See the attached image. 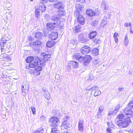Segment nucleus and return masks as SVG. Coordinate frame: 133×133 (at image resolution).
Returning a JSON list of instances; mask_svg holds the SVG:
<instances>
[{
	"label": "nucleus",
	"mask_w": 133,
	"mask_h": 133,
	"mask_svg": "<svg viewBox=\"0 0 133 133\" xmlns=\"http://www.w3.org/2000/svg\"><path fill=\"white\" fill-rule=\"evenodd\" d=\"M86 13L90 17L94 16L95 15V13L94 11L91 9L87 10Z\"/></svg>",
	"instance_id": "22"
},
{
	"label": "nucleus",
	"mask_w": 133,
	"mask_h": 133,
	"mask_svg": "<svg viewBox=\"0 0 133 133\" xmlns=\"http://www.w3.org/2000/svg\"><path fill=\"white\" fill-rule=\"evenodd\" d=\"M98 24V21L94 20L92 21L91 23V25L94 27L96 26Z\"/></svg>",
	"instance_id": "35"
},
{
	"label": "nucleus",
	"mask_w": 133,
	"mask_h": 133,
	"mask_svg": "<svg viewBox=\"0 0 133 133\" xmlns=\"http://www.w3.org/2000/svg\"><path fill=\"white\" fill-rule=\"evenodd\" d=\"M51 133H60L59 131L56 128H53L51 129Z\"/></svg>",
	"instance_id": "38"
},
{
	"label": "nucleus",
	"mask_w": 133,
	"mask_h": 133,
	"mask_svg": "<svg viewBox=\"0 0 133 133\" xmlns=\"http://www.w3.org/2000/svg\"><path fill=\"white\" fill-rule=\"evenodd\" d=\"M10 48L9 49V51L8 52H7L6 51H3V52H4L5 51L7 52H10L11 53V54L13 53L14 51H15V48L14 47H12L11 48V50H9V49H10Z\"/></svg>",
	"instance_id": "42"
},
{
	"label": "nucleus",
	"mask_w": 133,
	"mask_h": 133,
	"mask_svg": "<svg viewBox=\"0 0 133 133\" xmlns=\"http://www.w3.org/2000/svg\"><path fill=\"white\" fill-rule=\"evenodd\" d=\"M69 65H68L66 66V69H67V70L68 71H70L71 70V65H70V64H69Z\"/></svg>",
	"instance_id": "52"
},
{
	"label": "nucleus",
	"mask_w": 133,
	"mask_h": 133,
	"mask_svg": "<svg viewBox=\"0 0 133 133\" xmlns=\"http://www.w3.org/2000/svg\"><path fill=\"white\" fill-rule=\"evenodd\" d=\"M42 43L39 41H35L29 43L30 47L36 49L38 51H40V47L42 46Z\"/></svg>",
	"instance_id": "6"
},
{
	"label": "nucleus",
	"mask_w": 133,
	"mask_h": 133,
	"mask_svg": "<svg viewBox=\"0 0 133 133\" xmlns=\"http://www.w3.org/2000/svg\"><path fill=\"white\" fill-rule=\"evenodd\" d=\"M117 133H123V132L121 130H120L119 131H117Z\"/></svg>",
	"instance_id": "64"
},
{
	"label": "nucleus",
	"mask_w": 133,
	"mask_h": 133,
	"mask_svg": "<svg viewBox=\"0 0 133 133\" xmlns=\"http://www.w3.org/2000/svg\"><path fill=\"white\" fill-rule=\"evenodd\" d=\"M41 58L40 59L37 58L36 59L40 62L39 64L40 65L43 66L45 65V63L48 61L49 58L51 57L50 55L49 54H46L45 53L41 54Z\"/></svg>",
	"instance_id": "3"
},
{
	"label": "nucleus",
	"mask_w": 133,
	"mask_h": 133,
	"mask_svg": "<svg viewBox=\"0 0 133 133\" xmlns=\"http://www.w3.org/2000/svg\"><path fill=\"white\" fill-rule=\"evenodd\" d=\"M43 36L42 33L39 31L36 32L34 34L35 37L37 39L41 38Z\"/></svg>",
	"instance_id": "24"
},
{
	"label": "nucleus",
	"mask_w": 133,
	"mask_h": 133,
	"mask_svg": "<svg viewBox=\"0 0 133 133\" xmlns=\"http://www.w3.org/2000/svg\"><path fill=\"white\" fill-rule=\"evenodd\" d=\"M123 88H120V87H119L118 88V90H119V91L118 92L122 91L123 90Z\"/></svg>",
	"instance_id": "58"
},
{
	"label": "nucleus",
	"mask_w": 133,
	"mask_h": 133,
	"mask_svg": "<svg viewBox=\"0 0 133 133\" xmlns=\"http://www.w3.org/2000/svg\"><path fill=\"white\" fill-rule=\"evenodd\" d=\"M83 120L79 119L78 122V129L80 131L82 132L83 128Z\"/></svg>",
	"instance_id": "16"
},
{
	"label": "nucleus",
	"mask_w": 133,
	"mask_h": 133,
	"mask_svg": "<svg viewBox=\"0 0 133 133\" xmlns=\"http://www.w3.org/2000/svg\"><path fill=\"white\" fill-rule=\"evenodd\" d=\"M34 57L32 56H30L27 57L26 59V61L27 63H31V62L34 60Z\"/></svg>",
	"instance_id": "28"
},
{
	"label": "nucleus",
	"mask_w": 133,
	"mask_h": 133,
	"mask_svg": "<svg viewBox=\"0 0 133 133\" xmlns=\"http://www.w3.org/2000/svg\"><path fill=\"white\" fill-rule=\"evenodd\" d=\"M10 84L9 83L7 84H6L5 85V90L6 91H8L9 90V89L10 88Z\"/></svg>",
	"instance_id": "45"
},
{
	"label": "nucleus",
	"mask_w": 133,
	"mask_h": 133,
	"mask_svg": "<svg viewBox=\"0 0 133 133\" xmlns=\"http://www.w3.org/2000/svg\"><path fill=\"white\" fill-rule=\"evenodd\" d=\"M131 122L130 117L128 116L125 120H119L116 122V124L121 128H123L127 127L129 123Z\"/></svg>",
	"instance_id": "4"
},
{
	"label": "nucleus",
	"mask_w": 133,
	"mask_h": 133,
	"mask_svg": "<svg viewBox=\"0 0 133 133\" xmlns=\"http://www.w3.org/2000/svg\"><path fill=\"white\" fill-rule=\"evenodd\" d=\"M129 24L127 23H125L124 25L125 26L128 27L129 26Z\"/></svg>",
	"instance_id": "63"
},
{
	"label": "nucleus",
	"mask_w": 133,
	"mask_h": 133,
	"mask_svg": "<svg viewBox=\"0 0 133 133\" xmlns=\"http://www.w3.org/2000/svg\"><path fill=\"white\" fill-rule=\"evenodd\" d=\"M104 9L105 10H107L108 8V7L106 5H104Z\"/></svg>",
	"instance_id": "57"
},
{
	"label": "nucleus",
	"mask_w": 133,
	"mask_h": 133,
	"mask_svg": "<svg viewBox=\"0 0 133 133\" xmlns=\"http://www.w3.org/2000/svg\"><path fill=\"white\" fill-rule=\"evenodd\" d=\"M41 120L43 122L45 120V117L43 116H42L41 117Z\"/></svg>",
	"instance_id": "53"
},
{
	"label": "nucleus",
	"mask_w": 133,
	"mask_h": 133,
	"mask_svg": "<svg viewBox=\"0 0 133 133\" xmlns=\"http://www.w3.org/2000/svg\"><path fill=\"white\" fill-rule=\"evenodd\" d=\"M119 36L118 33L116 32H115L114 33L113 36L114 38L115 39V41L116 43H117L118 41V38L117 37Z\"/></svg>",
	"instance_id": "33"
},
{
	"label": "nucleus",
	"mask_w": 133,
	"mask_h": 133,
	"mask_svg": "<svg viewBox=\"0 0 133 133\" xmlns=\"http://www.w3.org/2000/svg\"><path fill=\"white\" fill-rule=\"evenodd\" d=\"M94 42L96 44H98L100 43V41L99 39H95L93 40Z\"/></svg>",
	"instance_id": "46"
},
{
	"label": "nucleus",
	"mask_w": 133,
	"mask_h": 133,
	"mask_svg": "<svg viewBox=\"0 0 133 133\" xmlns=\"http://www.w3.org/2000/svg\"><path fill=\"white\" fill-rule=\"evenodd\" d=\"M39 9H35V17L37 18H38L40 15V12Z\"/></svg>",
	"instance_id": "32"
},
{
	"label": "nucleus",
	"mask_w": 133,
	"mask_h": 133,
	"mask_svg": "<svg viewBox=\"0 0 133 133\" xmlns=\"http://www.w3.org/2000/svg\"><path fill=\"white\" fill-rule=\"evenodd\" d=\"M90 48L86 46L81 48L80 50L81 53L83 55H86L90 51Z\"/></svg>",
	"instance_id": "7"
},
{
	"label": "nucleus",
	"mask_w": 133,
	"mask_h": 133,
	"mask_svg": "<svg viewBox=\"0 0 133 133\" xmlns=\"http://www.w3.org/2000/svg\"><path fill=\"white\" fill-rule=\"evenodd\" d=\"M101 93V91L98 90V87L95 89L94 94V96H96L99 95H100Z\"/></svg>",
	"instance_id": "29"
},
{
	"label": "nucleus",
	"mask_w": 133,
	"mask_h": 133,
	"mask_svg": "<svg viewBox=\"0 0 133 133\" xmlns=\"http://www.w3.org/2000/svg\"><path fill=\"white\" fill-rule=\"evenodd\" d=\"M77 17V20L78 22L80 25H83L84 23V18L83 17L82 15H79L78 16H76Z\"/></svg>",
	"instance_id": "15"
},
{
	"label": "nucleus",
	"mask_w": 133,
	"mask_h": 133,
	"mask_svg": "<svg viewBox=\"0 0 133 133\" xmlns=\"http://www.w3.org/2000/svg\"><path fill=\"white\" fill-rule=\"evenodd\" d=\"M127 34L125 36L124 40V45H127L128 44L129 40L128 38Z\"/></svg>",
	"instance_id": "34"
},
{
	"label": "nucleus",
	"mask_w": 133,
	"mask_h": 133,
	"mask_svg": "<svg viewBox=\"0 0 133 133\" xmlns=\"http://www.w3.org/2000/svg\"><path fill=\"white\" fill-rule=\"evenodd\" d=\"M2 37V38L1 39L0 41L1 51H5L8 52L9 49L11 46L9 43H7L6 44V41L9 40L11 38V37L9 36L7 32L3 34Z\"/></svg>",
	"instance_id": "1"
},
{
	"label": "nucleus",
	"mask_w": 133,
	"mask_h": 133,
	"mask_svg": "<svg viewBox=\"0 0 133 133\" xmlns=\"http://www.w3.org/2000/svg\"><path fill=\"white\" fill-rule=\"evenodd\" d=\"M30 108L31 110L32 113L33 114H36V108L34 106H31Z\"/></svg>",
	"instance_id": "43"
},
{
	"label": "nucleus",
	"mask_w": 133,
	"mask_h": 133,
	"mask_svg": "<svg viewBox=\"0 0 133 133\" xmlns=\"http://www.w3.org/2000/svg\"><path fill=\"white\" fill-rule=\"evenodd\" d=\"M110 129H111L110 128H108L107 129V132H108H108H111V131H110V130H111Z\"/></svg>",
	"instance_id": "60"
},
{
	"label": "nucleus",
	"mask_w": 133,
	"mask_h": 133,
	"mask_svg": "<svg viewBox=\"0 0 133 133\" xmlns=\"http://www.w3.org/2000/svg\"><path fill=\"white\" fill-rule=\"evenodd\" d=\"M55 42L52 41H48L46 44V46L47 47L50 48L52 46L55 44Z\"/></svg>",
	"instance_id": "27"
},
{
	"label": "nucleus",
	"mask_w": 133,
	"mask_h": 133,
	"mask_svg": "<svg viewBox=\"0 0 133 133\" xmlns=\"http://www.w3.org/2000/svg\"><path fill=\"white\" fill-rule=\"evenodd\" d=\"M104 109V106L103 105H100V106L98 109V111L99 112L98 113V115H100L101 112L102 111H103Z\"/></svg>",
	"instance_id": "39"
},
{
	"label": "nucleus",
	"mask_w": 133,
	"mask_h": 133,
	"mask_svg": "<svg viewBox=\"0 0 133 133\" xmlns=\"http://www.w3.org/2000/svg\"><path fill=\"white\" fill-rule=\"evenodd\" d=\"M60 18L57 15H55L52 16L51 17V19L52 21L55 22L57 21Z\"/></svg>",
	"instance_id": "37"
},
{
	"label": "nucleus",
	"mask_w": 133,
	"mask_h": 133,
	"mask_svg": "<svg viewBox=\"0 0 133 133\" xmlns=\"http://www.w3.org/2000/svg\"><path fill=\"white\" fill-rule=\"evenodd\" d=\"M54 6L55 8L58 9H63L64 7L63 6V3L60 2H58L57 3L54 4Z\"/></svg>",
	"instance_id": "20"
},
{
	"label": "nucleus",
	"mask_w": 133,
	"mask_h": 133,
	"mask_svg": "<svg viewBox=\"0 0 133 133\" xmlns=\"http://www.w3.org/2000/svg\"><path fill=\"white\" fill-rule=\"evenodd\" d=\"M58 33L57 32H53L50 34L49 38L53 40H56L57 38Z\"/></svg>",
	"instance_id": "17"
},
{
	"label": "nucleus",
	"mask_w": 133,
	"mask_h": 133,
	"mask_svg": "<svg viewBox=\"0 0 133 133\" xmlns=\"http://www.w3.org/2000/svg\"><path fill=\"white\" fill-rule=\"evenodd\" d=\"M128 106L132 109H133V100L130 102L128 104Z\"/></svg>",
	"instance_id": "47"
},
{
	"label": "nucleus",
	"mask_w": 133,
	"mask_h": 133,
	"mask_svg": "<svg viewBox=\"0 0 133 133\" xmlns=\"http://www.w3.org/2000/svg\"><path fill=\"white\" fill-rule=\"evenodd\" d=\"M93 79V75L92 74H91L89 76L88 79V80L91 81Z\"/></svg>",
	"instance_id": "50"
},
{
	"label": "nucleus",
	"mask_w": 133,
	"mask_h": 133,
	"mask_svg": "<svg viewBox=\"0 0 133 133\" xmlns=\"http://www.w3.org/2000/svg\"><path fill=\"white\" fill-rule=\"evenodd\" d=\"M71 126V125H67L64 128L62 129V127H61V132L62 133H68L67 132L68 129Z\"/></svg>",
	"instance_id": "26"
},
{
	"label": "nucleus",
	"mask_w": 133,
	"mask_h": 133,
	"mask_svg": "<svg viewBox=\"0 0 133 133\" xmlns=\"http://www.w3.org/2000/svg\"><path fill=\"white\" fill-rule=\"evenodd\" d=\"M120 105L119 104H118L116 106L115 109L113 111V112H114V114L116 113L117 112L119 109L120 108Z\"/></svg>",
	"instance_id": "40"
},
{
	"label": "nucleus",
	"mask_w": 133,
	"mask_h": 133,
	"mask_svg": "<svg viewBox=\"0 0 133 133\" xmlns=\"http://www.w3.org/2000/svg\"><path fill=\"white\" fill-rule=\"evenodd\" d=\"M98 87L97 86H96V87H93L91 88V89H90V90H92V91H93L94 90H95V89L97 88Z\"/></svg>",
	"instance_id": "55"
},
{
	"label": "nucleus",
	"mask_w": 133,
	"mask_h": 133,
	"mask_svg": "<svg viewBox=\"0 0 133 133\" xmlns=\"http://www.w3.org/2000/svg\"><path fill=\"white\" fill-rule=\"evenodd\" d=\"M130 32L132 34H133V31L132 30L131 28H130Z\"/></svg>",
	"instance_id": "62"
},
{
	"label": "nucleus",
	"mask_w": 133,
	"mask_h": 133,
	"mask_svg": "<svg viewBox=\"0 0 133 133\" xmlns=\"http://www.w3.org/2000/svg\"><path fill=\"white\" fill-rule=\"evenodd\" d=\"M22 86L21 89L22 90L28 89V87L27 85H23L22 84Z\"/></svg>",
	"instance_id": "49"
},
{
	"label": "nucleus",
	"mask_w": 133,
	"mask_h": 133,
	"mask_svg": "<svg viewBox=\"0 0 133 133\" xmlns=\"http://www.w3.org/2000/svg\"><path fill=\"white\" fill-rule=\"evenodd\" d=\"M78 41L81 43H83L86 42L87 41V38L86 35L83 34H80L78 37Z\"/></svg>",
	"instance_id": "10"
},
{
	"label": "nucleus",
	"mask_w": 133,
	"mask_h": 133,
	"mask_svg": "<svg viewBox=\"0 0 133 133\" xmlns=\"http://www.w3.org/2000/svg\"><path fill=\"white\" fill-rule=\"evenodd\" d=\"M100 62V60L98 59H96L93 60L92 62L94 64H97Z\"/></svg>",
	"instance_id": "44"
},
{
	"label": "nucleus",
	"mask_w": 133,
	"mask_h": 133,
	"mask_svg": "<svg viewBox=\"0 0 133 133\" xmlns=\"http://www.w3.org/2000/svg\"><path fill=\"white\" fill-rule=\"evenodd\" d=\"M81 25L78 24L76 26L75 28V31L76 32H79L80 31L81 29Z\"/></svg>",
	"instance_id": "31"
},
{
	"label": "nucleus",
	"mask_w": 133,
	"mask_h": 133,
	"mask_svg": "<svg viewBox=\"0 0 133 133\" xmlns=\"http://www.w3.org/2000/svg\"><path fill=\"white\" fill-rule=\"evenodd\" d=\"M43 129L42 128L38 129L34 131L32 133H43Z\"/></svg>",
	"instance_id": "30"
},
{
	"label": "nucleus",
	"mask_w": 133,
	"mask_h": 133,
	"mask_svg": "<svg viewBox=\"0 0 133 133\" xmlns=\"http://www.w3.org/2000/svg\"><path fill=\"white\" fill-rule=\"evenodd\" d=\"M75 8L77 10L75 12V15L78 16L79 14V11L82 10L84 8V5L80 4H77L75 5Z\"/></svg>",
	"instance_id": "9"
},
{
	"label": "nucleus",
	"mask_w": 133,
	"mask_h": 133,
	"mask_svg": "<svg viewBox=\"0 0 133 133\" xmlns=\"http://www.w3.org/2000/svg\"><path fill=\"white\" fill-rule=\"evenodd\" d=\"M26 89L24 90H22V94L23 95H25L28 92L27 89Z\"/></svg>",
	"instance_id": "51"
},
{
	"label": "nucleus",
	"mask_w": 133,
	"mask_h": 133,
	"mask_svg": "<svg viewBox=\"0 0 133 133\" xmlns=\"http://www.w3.org/2000/svg\"><path fill=\"white\" fill-rule=\"evenodd\" d=\"M69 117L67 116L64 117L63 118L64 122H62V124L61 127L62 129L64 128L65 127H66L68 125H71L69 123L67 120L69 119Z\"/></svg>",
	"instance_id": "13"
},
{
	"label": "nucleus",
	"mask_w": 133,
	"mask_h": 133,
	"mask_svg": "<svg viewBox=\"0 0 133 133\" xmlns=\"http://www.w3.org/2000/svg\"><path fill=\"white\" fill-rule=\"evenodd\" d=\"M69 64L72 67L75 68H77L79 65L78 62L75 61H70Z\"/></svg>",
	"instance_id": "21"
},
{
	"label": "nucleus",
	"mask_w": 133,
	"mask_h": 133,
	"mask_svg": "<svg viewBox=\"0 0 133 133\" xmlns=\"http://www.w3.org/2000/svg\"><path fill=\"white\" fill-rule=\"evenodd\" d=\"M94 12L95 13V16H98L100 14V12H98V10H95Z\"/></svg>",
	"instance_id": "54"
},
{
	"label": "nucleus",
	"mask_w": 133,
	"mask_h": 133,
	"mask_svg": "<svg viewBox=\"0 0 133 133\" xmlns=\"http://www.w3.org/2000/svg\"><path fill=\"white\" fill-rule=\"evenodd\" d=\"M57 0H51L50 2L54 3L56 2H57Z\"/></svg>",
	"instance_id": "61"
},
{
	"label": "nucleus",
	"mask_w": 133,
	"mask_h": 133,
	"mask_svg": "<svg viewBox=\"0 0 133 133\" xmlns=\"http://www.w3.org/2000/svg\"><path fill=\"white\" fill-rule=\"evenodd\" d=\"M126 117H128V116H125L123 114H119L117 116V118L119 120H125V119H126Z\"/></svg>",
	"instance_id": "25"
},
{
	"label": "nucleus",
	"mask_w": 133,
	"mask_h": 133,
	"mask_svg": "<svg viewBox=\"0 0 133 133\" xmlns=\"http://www.w3.org/2000/svg\"><path fill=\"white\" fill-rule=\"evenodd\" d=\"M92 59L91 57L89 55H88L84 57L83 64L84 65L87 66L89 63V62Z\"/></svg>",
	"instance_id": "14"
},
{
	"label": "nucleus",
	"mask_w": 133,
	"mask_h": 133,
	"mask_svg": "<svg viewBox=\"0 0 133 133\" xmlns=\"http://www.w3.org/2000/svg\"><path fill=\"white\" fill-rule=\"evenodd\" d=\"M58 118L56 117H51L50 120V122L51 123L52 125L54 126H56L58 124Z\"/></svg>",
	"instance_id": "11"
},
{
	"label": "nucleus",
	"mask_w": 133,
	"mask_h": 133,
	"mask_svg": "<svg viewBox=\"0 0 133 133\" xmlns=\"http://www.w3.org/2000/svg\"><path fill=\"white\" fill-rule=\"evenodd\" d=\"M42 91H44V96L47 99L49 100L50 99V95L47 90L42 89Z\"/></svg>",
	"instance_id": "23"
},
{
	"label": "nucleus",
	"mask_w": 133,
	"mask_h": 133,
	"mask_svg": "<svg viewBox=\"0 0 133 133\" xmlns=\"http://www.w3.org/2000/svg\"><path fill=\"white\" fill-rule=\"evenodd\" d=\"M114 113V112H113V111H110V112H109L108 113V115H110Z\"/></svg>",
	"instance_id": "59"
},
{
	"label": "nucleus",
	"mask_w": 133,
	"mask_h": 133,
	"mask_svg": "<svg viewBox=\"0 0 133 133\" xmlns=\"http://www.w3.org/2000/svg\"><path fill=\"white\" fill-rule=\"evenodd\" d=\"M57 22H54L48 23L46 25L47 29L45 30L44 31V35L43 36L45 37L48 36L49 35V30H52L53 31V30L55 28H56L57 27L58 24Z\"/></svg>",
	"instance_id": "2"
},
{
	"label": "nucleus",
	"mask_w": 133,
	"mask_h": 133,
	"mask_svg": "<svg viewBox=\"0 0 133 133\" xmlns=\"http://www.w3.org/2000/svg\"><path fill=\"white\" fill-rule=\"evenodd\" d=\"M64 11L63 10H59V15L60 16H62L65 15Z\"/></svg>",
	"instance_id": "41"
},
{
	"label": "nucleus",
	"mask_w": 133,
	"mask_h": 133,
	"mask_svg": "<svg viewBox=\"0 0 133 133\" xmlns=\"http://www.w3.org/2000/svg\"><path fill=\"white\" fill-rule=\"evenodd\" d=\"M78 2H80L81 3H83L85 2V0H77Z\"/></svg>",
	"instance_id": "56"
},
{
	"label": "nucleus",
	"mask_w": 133,
	"mask_h": 133,
	"mask_svg": "<svg viewBox=\"0 0 133 133\" xmlns=\"http://www.w3.org/2000/svg\"><path fill=\"white\" fill-rule=\"evenodd\" d=\"M43 2H41L39 3V9L42 12H44L46 9V6L44 4Z\"/></svg>",
	"instance_id": "19"
},
{
	"label": "nucleus",
	"mask_w": 133,
	"mask_h": 133,
	"mask_svg": "<svg viewBox=\"0 0 133 133\" xmlns=\"http://www.w3.org/2000/svg\"><path fill=\"white\" fill-rule=\"evenodd\" d=\"M40 62L37 59L33 62L31 63H30L29 66L30 68H34L35 70L37 71H41L42 69V67L41 66L38 65L40 63Z\"/></svg>",
	"instance_id": "5"
},
{
	"label": "nucleus",
	"mask_w": 133,
	"mask_h": 133,
	"mask_svg": "<svg viewBox=\"0 0 133 133\" xmlns=\"http://www.w3.org/2000/svg\"><path fill=\"white\" fill-rule=\"evenodd\" d=\"M98 50L97 48H95L92 50V53L95 55H97L98 54Z\"/></svg>",
	"instance_id": "36"
},
{
	"label": "nucleus",
	"mask_w": 133,
	"mask_h": 133,
	"mask_svg": "<svg viewBox=\"0 0 133 133\" xmlns=\"http://www.w3.org/2000/svg\"><path fill=\"white\" fill-rule=\"evenodd\" d=\"M73 58L74 59L78 60L80 62L84 61V57L82 56L78 53H77L73 56Z\"/></svg>",
	"instance_id": "12"
},
{
	"label": "nucleus",
	"mask_w": 133,
	"mask_h": 133,
	"mask_svg": "<svg viewBox=\"0 0 133 133\" xmlns=\"http://www.w3.org/2000/svg\"><path fill=\"white\" fill-rule=\"evenodd\" d=\"M131 108L129 106L127 107L123 110V112L127 115H128L129 117L133 113V111L131 110Z\"/></svg>",
	"instance_id": "8"
},
{
	"label": "nucleus",
	"mask_w": 133,
	"mask_h": 133,
	"mask_svg": "<svg viewBox=\"0 0 133 133\" xmlns=\"http://www.w3.org/2000/svg\"><path fill=\"white\" fill-rule=\"evenodd\" d=\"M97 34L96 31H92L90 32L88 34V37L90 39H92L95 38Z\"/></svg>",
	"instance_id": "18"
},
{
	"label": "nucleus",
	"mask_w": 133,
	"mask_h": 133,
	"mask_svg": "<svg viewBox=\"0 0 133 133\" xmlns=\"http://www.w3.org/2000/svg\"><path fill=\"white\" fill-rule=\"evenodd\" d=\"M107 23V19H106V18L103 19L102 22V24H103V25H105Z\"/></svg>",
	"instance_id": "48"
}]
</instances>
